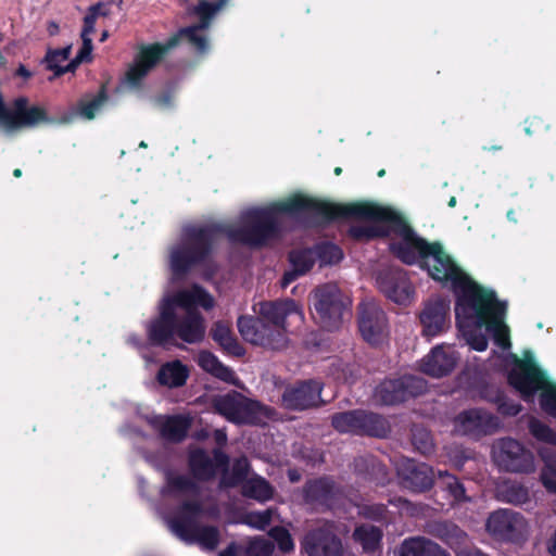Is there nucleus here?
I'll return each mask as SVG.
<instances>
[{"instance_id":"29","label":"nucleus","mask_w":556,"mask_h":556,"mask_svg":"<svg viewBox=\"0 0 556 556\" xmlns=\"http://www.w3.org/2000/svg\"><path fill=\"white\" fill-rule=\"evenodd\" d=\"M189 374V368L176 359L167 362L160 367L156 374V381L160 386L176 389L186 384Z\"/></svg>"},{"instance_id":"7","label":"nucleus","mask_w":556,"mask_h":556,"mask_svg":"<svg viewBox=\"0 0 556 556\" xmlns=\"http://www.w3.org/2000/svg\"><path fill=\"white\" fill-rule=\"evenodd\" d=\"M427 381L417 376L405 375L395 379L383 380L375 391V397L383 405H396L424 394Z\"/></svg>"},{"instance_id":"51","label":"nucleus","mask_w":556,"mask_h":556,"mask_svg":"<svg viewBox=\"0 0 556 556\" xmlns=\"http://www.w3.org/2000/svg\"><path fill=\"white\" fill-rule=\"evenodd\" d=\"M110 13H111V11L109 9L108 3L98 2V3L90 5L87 10L85 17H84L83 28H85V33L93 34L98 17H100V16L106 17L110 15Z\"/></svg>"},{"instance_id":"46","label":"nucleus","mask_w":556,"mask_h":556,"mask_svg":"<svg viewBox=\"0 0 556 556\" xmlns=\"http://www.w3.org/2000/svg\"><path fill=\"white\" fill-rule=\"evenodd\" d=\"M288 260L291 266L302 275H305L312 269L316 263L314 249H295L289 252Z\"/></svg>"},{"instance_id":"27","label":"nucleus","mask_w":556,"mask_h":556,"mask_svg":"<svg viewBox=\"0 0 556 556\" xmlns=\"http://www.w3.org/2000/svg\"><path fill=\"white\" fill-rule=\"evenodd\" d=\"M204 333V319L199 312L188 311L185 317H178L176 338L192 344L200 342Z\"/></svg>"},{"instance_id":"28","label":"nucleus","mask_w":556,"mask_h":556,"mask_svg":"<svg viewBox=\"0 0 556 556\" xmlns=\"http://www.w3.org/2000/svg\"><path fill=\"white\" fill-rule=\"evenodd\" d=\"M177 307L193 311L192 307L201 306L204 309H211L214 306L213 296L201 286L194 285L190 290L179 291L169 295Z\"/></svg>"},{"instance_id":"54","label":"nucleus","mask_w":556,"mask_h":556,"mask_svg":"<svg viewBox=\"0 0 556 556\" xmlns=\"http://www.w3.org/2000/svg\"><path fill=\"white\" fill-rule=\"evenodd\" d=\"M148 74L149 71L137 60H134V63L126 72L125 80L129 87L138 89L142 86V81Z\"/></svg>"},{"instance_id":"53","label":"nucleus","mask_w":556,"mask_h":556,"mask_svg":"<svg viewBox=\"0 0 556 556\" xmlns=\"http://www.w3.org/2000/svg\"><path fill=\"white\" fill-rule=\"evenodd\" d=\"M71 51L72 46H66L61 49H49L43 60L47 70L54 72L60 66L61 62L70 58Z\"/></svg>"},{"instance_id":"36","label":"nucleus","mask_w":556,"mask_h":556,"mask_svg":"<svg viewBox=\"0 0 556 556\" xmlns=\"http://www.w3.org/2000/svg\"><path fill=\"white\" fill-rule=\"evenodd\" d=\"M362 409L336 413L331 416V426L340 433L358 435Z\"/></svg>"},{"instance_id":"2","label":"nucleus","mask_w":556,"mask_h":556,"mask_svg":"<svg viewBox=\"0 0 556 556\" xmlns=\"http://www.w3.org/2000/svg\"><path fill=\"white\" fill-rule=\"evenodd\" d=\"M251 208L242 215L239 227H225L218 223L191 225L184 229L181 243L170 250L169 265L177 279L187 276L194 267L205 264L213 255L217 239L226 235L229 241L251 248H263L281 233L277 215L278 206Z\"/></svg>"},{"instance_id":"44","label":"nucleus","mask_w":556,"mask_h":556,"mask_svg":"<svg viewBox=\"0 0 556 556\" xmlns=\"http://www.w3.org/2000/svg\"><path fill=\"white\" fill-rule=\"evenodd\" d=\"M210 336L219 348H240L232 331L231 323L228 320L215 321L211 327Z\"/></svg>"},{"instance_id":"26","label":"nucleus","mask_w":556,"mask_h":556,"mask_svg":"<svg viewBox=\"0 0 556 556\" xmlns=\"http://www.w3.org/2000/svg\"><path fill=\"white\" fill-rule=\"evenodd\" d=\"M238 331L242 339L252 345H260L266 348V337L269 327L263 319L254 316L241 315L237 320Z\"/></svg>"},{"instance_id":"57","label":"nucleus","mask_w":556,"mask_h":556,"mask_svg":"<svg viewBox=\"0 0 556 556\" xmlns=\"http://www.w3.org/2000/svg\"><path fill=\"white\" fill-rule=\"evenodd\" d=\"M270 521L271 513L269 510L253 511L248 515V523L261 530L269 526Z\"/></svg>"},{"instance_id":"11","label":"nucleus","mask_w":556,"mask_h":556,"mask_svg":"<svg viewBox=\"0 0 556 556\" xmlns=\"http://www.w3.org/2000/svg\"><path fill=\"white\" fill-rule=\"evenodd\" d=\"M230 458L222 448L215 447L212 457L204 448L198 447L188 454V468L195 481L208 482L215 479L218 472L226 470Z\"/></svg>"},{"instance_id":"10","label":"nucleus","mask_w":556,"mask_h":556,"mask_svg":"<svg viewBox=\"0 0 556 556\" xmlns=\"http://www.w3.org/2000/svg\"><path fill=\"white\" fill-rule=\"evenodd\" d=\"M494 460L501 470L507 472L529 473L534 470L532 452L511 438H503L498 441Z\"/></svg>"},{"instance_id":"12","label":"nucleus","mask_w":556,"mask_h":556,"mask_svg":"<svg viewBox=\"0 0 556 556\" xmlns=\"http://www.w3.org/2000/svg\"><path fill=\"white\" fill-rule=\"evenodd\" d=\"M358 329L367 343L383 344L390 333L386 312L374 302H362L358 306Z\"/></svg>"},{"instance_id":"49","label":"nucleus","mask_w":556,"mask_h":556,"mask_svg":"<svg viewBox=\"0 0 556 556\" xmlns=\"http://www.w3.org/2000/svg\"><path fill=\"white\" fill-rule=\"evenodd\" d=\"M412 443L414 447L422 455H430L434 452L432 434L424 427H415L412 430Z\"/></svg>"},{"instance_id":"4","label":"nucleus","mask_w":556,"mask_h":556,"mask_svg":"<svg viewBox=\"0 0 556 556\" xmlns=\"http://www.w3.org/2000/svg\"><path fill=\"white\" fill-rule=\"evenodd\" d=\"M278 210L289 215L309 213L321 224H330L352 217L384 218L386 216L383 210L369 204L367 201L342 204L302 194L280 202Z\"/></svg>"},{"instance_id":"55","label":"nucleus","mask_w":556,"mask_h":556,"mask_svg":"<svg viewBox=\"0 0 556 556\" xmlns=\"http://www.w3.org/2000/svg\"><path fill=\"white\" fill-rule=\"evenodd\" d=\"M270 536L277 543L278 548L282 553H290L294 548V543L290 532L283 527H274L270 532Z\"/></svg>"},{"instance_id":"17","label":"nucleus","mask_w":556,"mask_h":556,"mask_svg":"<svg viewBox=\"0 0 556 556\" xmlns=\"http://www.w3.org/2000/svg\"><path fill=\"white\" fill-rule=\"evenodd\" d=\"M400 484L413 493H425L434 485V470L426 463L403 458L396 466Z\"/></svg>"},{"instance_id":"63","label":"nucleus","mask_w":556,"mask_h":556,"mask_svg":"<svg viewBox=\"0 0 556 556\" xmlns=\"http://www.w3.org/2000/svg\"><path fill=\"white\" fill-rule=\"evenodd\" d=\"M540 456L545 462L546 467L556 471V457L553 455L549 448H541Z\"/></svg>"},{"instance_id":"19","label":"nucleus","mask_w":556,"mask_h":556,"mask_svg":"<svg viewBox=\"0 0 556 556\" xmlns=\"http://www.w3.org/2000/svg\"><path fill=\"white\" fill-rule=\"evenodd\" d=\"M302 547L308 556H342L343 552L341 539L326 529L308 532Z\"/></svg>"},{"instance_id":"16","label":"nucleus","mask_w":556,"mask_h":556,"mask_svg":"<svg viewBox=\"0 0 556 556\" xmlns=\"http://www.w3.org/2000/svg\"><path fill=\"white\" fill-rule=\"evenodd\" d=\"M376 280L379 290L390 301L400 305H407L412 302L415 289L404 269L387 268L380 270Z\"/></svg>"},{"instance_id":"9","label":"nucleus","mask_w":556,"mask_h":556,"mask_svg":"<svg viewBox=\"0 0 556 556\" xmlns=\"http://www.w3.org/2000/svg\"><path fill=\"white\" fill-rule=\"evenodd\" d=\"M229 0H200L194 8V13L199 16L197 25L180 28L172 37L178 38V45L182 38L187 40L201 53L208 49V41L204 35L199 34L200 30L206 29L214 15L220 11Z\"/></svg>"},{"instance_id":"58","label":"nucleus","mask_w":556,"mask_h":556,"mask_svg":"<svg viewBox=\"0 0 556 556\" xmlns=\"http://www.w3.org/2000/svg\"><path fill=\"white\" fill-rule=\"evenodd\" d=\"M92 34H86L85 28L81 29V40L83 45L76 54V58L83 63V62H90L91 61V53H92V39L90 38Z\"/></svg>"},{"instance_id":"1","label":"nucleus","mask_w":556,"mask_h":556,"mask_svg":"<svg viewBox=\"0 0 556 556\" xmlns=\"http://www.w3.org/2000/svg\"><path fill=\"white\" fill-rule=\"evenodd\" d=\"M420 269L453 292L456 326L469 348H488L489 338L496 348H511L510 329L505 321L507 302L500 300L493 289L473 280L440 241H435Z\"/></svg>"},{"instance_id":"15","label":"nucleus","mask_w":556,"mask_h":556,"mask_svg":"<svg viewBox=\"0 0 556 556\" xmlns=\"http://www.w3.org/2000/svg\"><path fill=\"white\" fill-rule=\"evenodd\" d=\"M303 501L312 508L330 510L340 496V486L330 476H321L306 480L302 488Z\"/></svg>"},{"instance_id":"45","label":"nucleus","mask_w":556,"mask_h":556,"mask_svg":"<svg viewBox=\"0 0 556 556\" xmlns=\"http://www.w3.org/2000/svg\"><path fill=\"white\" fill-rule=\"evenodd\" d=\"M316 262L320 266L338 264L343 258V252L340 247L332 242L323 241L316 243L314 247Z\"/></svg>"},{"instance_id":"62","label":"nucleus","mask_w":556,"mask_h":556,"mask_svg":"<svg viewBox=\"0 0 556 556\" xmlns=\"http://www.w3.org/2000/svg\"><path fill=\"white\" fill-rule=\"evenodd\" d=\"M80 64H81V62L75 56L73 60H71V62L67 65H65V66L60 65L53 72V77H51L50 80H52L53 78L61 77L62 75H64L66 73H74Z\"/></svg>"},{"instance_id":"60","label":"nucleus","mask_w":556,"mask_h":556,"mask_svg":"<svg viewBox=\"0 0 556 556\" xmlns=\"http://www.w3.org/2000/svg\"><path fill=\"white\" fill-rule=\"evenodd\" d=\"M218 364L219 359L210 350H201L199 365L203 370L212 375Z\"/></svg>"},{"instance_id":"18","label":"nucleus","mask_w":556,"mask_h":556,"mask_svg":"<svg viewBox=\"0 0 556 556\" xmlns=\"http://www.w3.org/2000/svg\"><path fill=\"white\" fill-rule=\"evenodd\" d=\"M497 427V417L480 408L463 410L454 419L457 433L475 439L492 434Z\"/></svg>"},{"instance_id":"25","label":"nucleus","mask_w":556,"mask_h":556,"mask_svg":"<svg viewBox=\"0 0 556 556\" xmlns=\"http://www.w3.org/2000/svg\"><path fill=\"white\" fill-rule=\"evenodd\" d=\"M177 46V37H169L164 42L143 45L140 47L135 60L150 72Z\"/></svg>"},{"instance_id":"39","label":"nucleus","mask_w":556,"mask_h":556,"mask_svg":"<svg viewBox=\"0 0 556 556\" xmlns=\"http://www.w3.org/2000/svg\"><path fill=\"white\" fill-rule=\"evenodd\" d=\"M264 408L265 406L258 401L248 399L243 395L236 424L258 425L262 421Z\"/></svg>"},{"instance_id":"35","label":"nucleus","mask_w":556,"mask_h":556,"mask_svg":"<svg viewBox=\"0 0 556 556\" xmlns=\"http://www.w3.org/2000/svg\"><path fill=\"white\" fill-rule=\"evenodd\" d=\"M243 395L232 391L213 399L215 410L230 422L236 424Z\"/></svg>"},{"instance_id":"48","label":"nucleus","mask_w":556,"mask_h":556,"mask_svg":"<svg viewBox=\"0 0 556 556\" xmlns=\"http://www.w3.org/2000/svg\"><path fill=\"white\" fill-rule=\"evenodd\" d=\"M502 500L513 505H522L529 501V491L521 483H507L501 491Z\"/></svg>"},{"instance_id":"32","label":"nucleus","mask_w":556,"mask_h":556,"mask_svg":"<svg viewBox=\"0 0 556 556\" xmlns=\"http://www.w3.org/2000/svg\"><path fill=\"white\" fill-rule=\"evenodd\" d=\"M355 471L364 479L384 485L388 481L387 467L374 456H361L354 460Z\"/></svg>"},{"instance_id":"61","label":"nucleus","mask_w":556,"mask_h":556,"mask_svg":"<svg viewBox=\"0 0 556 556\" xmlns=\"http://www.w3.org/2000/svg\"><path fill=\"white\" fill-rule=\"evenodd\" d=\"M212 376H214L215 378H217L224 382L237 384L238 378H237L235 371L231 368L225 366L220 362L217 365V367L215 368V370L213 371Z\"/></svg>"},{"instance_id":"59","label":"nucleus","mask_w":556,"mask_h":556,"mask_svg":"<svg viewBox=\"0 0 556 556\" xmlns=\"http://www.w3.org/2000/svg\"><path fill=\"white\" fill-rule=\"evenodd\" d=\"M548 124H546L545 121L540 116H532L526 119L525 131L529 136L542 134L548 130Z\"/></svg>"},{"instance_id":"56","label":"nucleus","mask_w":556,"mask_h":556,"mask_svg":"<svg viewBox=\"0 0 556 556\" xmlns=\"http://www.w3.org/2000/svg\"><path fill=\"white\" fill-rule=\"evenodd\" d=\"M362 515L374 521H383L387 519L388 507L384 504H369L362 507Z\"/></svg>"},{"instance_id":"52","label":"nucleus","mask_w":556,"mask_h":556,"mask_svg":"<svg viewBox=\"0 0 556 556\" xmlns=\"http://www.w3.org/2000/svg\"><path fill=\"white\" fill-rule=\"evenodd\" d=\"M275 551V544L271 540L256 536L249 541L244 554L245 556H271Z\"/></svg>"},{"instance_id":"5","label":"nucleus","mask_w":556,"mask_h":556,"mask_svg":"<svg viewBox=\"0 0 556 556\" xmlns=\"http://www.w3.org/2000/svg\"><path fill=\"white\" fill-rule=\"evenodd\" d=\"M351 300L334 283L317 287L313 295V317L327 331L340 328L344 314L350 313Z\"/></svg>"},{"instance_id":"21","label":"nucleus","mask_w":556,"mask_h":556,"mask_svg":"<svg viewBox=\"0 0 556 556\" xmlns=\"http://www.w3.org/2000/svg\"><path fill=\"white\" fill-rule=\"evenodd\" d=\"M450 300L437 298L425 305L419 315L425 336L434 337L443 331L450 316Z\"/></svg>"},{"instance_id":"40","label":"nucleus","mask_w":556,"mask_h":556,"mask_svg":"<svg viewBox=\"0 0 556 556\" xmlns=\"http://www.w3.org/2000/svg\"><path fill=\"white\" fill-rule=\"evenodd\" d=\"M109 100L106 87L102 85L98 93L90 99L86 96L85 99H80L77 103V113L85 119L91 121L96 117L97 112Z\"/></svg>"},{"instance_id":"50","label":"nucleus","mask_w":556,"mask_h":556,"mask_svg":"<svg viewBox=\"0 0 556 556\" xmlns=\"http://www.w3.org/2000/svg\"><path fill=\"white\" fill-rule=\"evenodd\" d=\"M529 432L538 441L556 446V431L538 418L529 420Z\"/></svg>"},{"instance_id":"41","label":"nucleus","mask_w":556,"mask_h":556,"mask_svg":"<svg viewBox=\"0 0 556 556\" xmlns=\"http://www.w3.org/2000/svg\"><path fill=\"white\" fill-rule=\"evenodd\" d=\"M438 477L442 480L443 490L447 492L448 496L453 500V503L470 502V497L467 496L465 485L456 476L448 471L439 470Z\"/></svg>"},{"instance_id":"33","label":"nucleus","mask_w":556,"mask_h":556,"mask_svg":"<svg viewBox=\"0 0 556 556\" xmlns=\"http://www.w3.org/2000/svg\"><path fill=\"white\" fill-rule=\"evenodd\" d=\"M251 469L250 462L247 456L238 457L233 460L231 470L229 466L226 470H222L219 479L220 489H230L242 485L248 481V476Z\"/></svg>"},{"instance_id":"3","label":"nucleus","mask_w":556,"mask_h":556,"mask_svg":"<svg viewBox=\"0 0 556 556\" xmlns=\"http://www.w3.org/2000/svg\"><path fill=\"white\" fill-rule=\"evenodd\" d=\"M369 204L384 211V218L359 217L372 220L378 225L351 226L349 235L356 241H370L377 238H388L391 233L400 237L399 241H392L389 250L393 256L406 265H418L429 258V253L435 245V241L429 242L419 237L407 219L395 210L369 202Z\"/></svg>"},{"instance_id":"38","label":"nucleus","mask_w":556,"mask_h":556,"mask_svg":"<svg viewBox=\"0 0 556 556\" xmlns=\"http://www.w3.org/2000/svg\"><path fill=\"white\" fill-rule=\"evenodd\" d=\"M242 494L245 497L265 502L273 497L274 489L265 478L255 476L242 484Z\"/></svg>"},{"instance_id":"13","label":"nucleus","mask_w":556,"mask_h":556,"mask_svg":"<svg viewBox=\"0 0 556 556\" xmlns=\"http://www.w3.org/2000/svg\"><path fill=\"white\" fill-rule=\"evenodd\" d=\"M485 527L497 540L517 543L525 539L527 521L520 513L498 509L490 514Z\"/></svg>"},{"instance_id":"23","label":"nucleus","mask_w":556,"mask_h":556,"mask_svg":"<svg viewBox=\"0 0 556 556\" xmlns=\"http://www.w3.org/2000/svg\"><path fill=\"white\" fill-rule=\"evenodd\" d=\"M429 533L451 547L456 556L459 551L468 549V534L451 521H437L429 526Z\"/></svg>"},{"instance_id":"6","label":"nucleus","mask_w":556,"mask_h":556,"mask_svg":"<svg viewBox=\"0 0 556 556\" xmlns=\"http://www.w3.org/2000/svg\"><path fill=\"white\" fill-rule=\"evenodd\" d=\"M523 358L510 354L513 363L507 371V382L520 394L523 401L531 402L548 377L536 364L531 351L523 350Z\"/></svg>"},{"instance_id":"64","label":"nucleus","mask_w":556,"mask_h":556,"mask_svg":"<svg viewBox=\"0 0 556 556\" xmlns=\"http://www.w3.org/2000/svg\"><path fill=\"white\" fill-rule=\"evenodd\" d=\"M300 276H302V274H300L299 271H296V269H294L292 267L291 270H288L283 274V276L281 278V287L287 288L290 283H292L294 280H296Z\"/></svg>"},{"instance_id":"31","label":"nucleus","mask_w":556,"mask_h":556,"mask_svg":"<svg viewBox=\"0 0 556 556\" xmlns=\"http://www.w3.org/2000/svg\"><path fill=\"white\" fill-rule=\"evenodd\" d=\"M401 556H451L438 543L424 536L405 540L401 546Z\"/></svg>"},{"instance_id":"42","label":"nucleus","mask_w":556,"mask_h":556,"mask_svg":"<svg viewBox=\"0 0 556 556\" xmlns=\"http://www.w3.org/2000/svg\"><path fill=\"white\" fill-rule=\"evenodd\" d=\"M199 485L194 479L185 475H175L173 471L166 472V493H199Z\"/></svg>"},{"instance_id":"8","label":"nucleus","mask_w":556,"mask_h":556,"mask_svg":"<svg viewBox=\"0 0 556 556\" xmlns=\"http://www.w3.org/2000/svg\"><path fill=\"white\" fill-rule=\"evenodd\" d=\"M177 305L169 295L159 304V314L147 325V337L152 345L164 346L176 339L178 315Z\"/></svg>"},{"instance_id":"43","label":"nucleus","mask_w":556,"mask_h":556,"mask_svg":"<svg viewBox=\"0 0 556 556\" xmlns=\"http://www.w3.org/2000/svg\"><path fill=\"white\" fill-rule=\"evenodd\" d=\"M220 533L215 526H200L186 542L198 543L202 548L214 551L219 544Z\"/></svg>"},{"instance_id":"37","label":"nucleus","mask_w":556,"mask_h":556,"mask_svg":"<svg viewBox=\"0 0 556 556\" xmlns=\"http://www.w3.org/2000/svg\"><path fill=\"white\" fill-rule=\"evenodd\" d=\"M382 535L381 529L371 525H361L353 532L354 540L365 552H375L380 546Z\"/></svg>"},{"instance_id":"47","label":"nucleus","mask_w":556,"mask_h":556,"mask_svg":"<svg viewBox=\"0 0 556 556\" xmlns=\"http://www.w3.org/2000/svg\"><path fill=\"white\" fill-rule=\"evenodd\" d=\"M540 408L548 416L556 418V382L548 378L539 390Z\"/></svg>"},{"instance_id":"22","label":"nucleus","mask_w":556,"mask_h":556,"mask_svg":"<svg viewBox=\"0 0 556 556\" xmlns=\"http://www.w3.org/2000/svg\"><path fill=\"white\" fill-rule=\"evenodd\" d=\"M203 514V505L199 501H185L181 503L177 514L170 521L174 532L184 541L201 526L198 519Z\"/></svg>"},{"instance_id":"20","label":"nucleus","mask_w":556,"mask_h":556,"mask_svg":"<svg viewBox=\"0 0 556 556\" xmlns=\"http://www.w3.org/2000/svg\"><path fill=\"white\" fill-rule=\"evenodd\" d=\"M148 424L163 440L180 443L188 435L191 420L184 415H155L148 420Z\"/></svg>"},{"instance_id":"14","label":"nucleus","mask_w":556,"mask_h":556,"mask_svg":"<svg viewBox=\"0 0 556 556\" xmlns=\"http://www.w3.org/2000/svg\"><path fill=\"white\" fill-rule=\"evenodd\" d=\"M323 383L309 379L296 381L285 388L281 395V406L288 410L303 412L320 406Z\"/></svg>"},{"instance_id":"24","label":"nucleus","mask_w":556,"mask_h":556,"mask_svg":"<svg viewBox=\"0 0 556 556\" xmlns=\"http://www.w3.org/2000/svg\"><path fill=\"white\" fill-rule=\"evenodd\" d=\"M456 362L454 350H430L420 364V370L431 377L441 378L454 369Z\"/></svg>"},{"instance_id":"30","label":"nucleus","mask_w":556,"mask_h":556,"mask_svg":"<svg viewBox=\"0 0 556 556\" xmlns=\"http://www.w3.org/2000/svg\"><path fill=\"white\" fill-rule=\"evenodd\" d=\"M293 300L266 301L260 304V318L267 324L279 327L285 324L287 316L293 312Z\"/></svg>"},{"instance_id":"34","label":"nucleus","mask_w":556,"mask_h":556,"mask_svg":"<svg viewBox=\"0 0 556 556\" xmlns=\"http://www.w3.org/2000/svg\"><path fill=\"white\" fill-rule=\"evenodd\" d=\"M390 433V424L381 415L362 409L358 435L387 438Z\"/></svg>"}]
</instances>
